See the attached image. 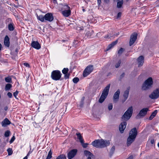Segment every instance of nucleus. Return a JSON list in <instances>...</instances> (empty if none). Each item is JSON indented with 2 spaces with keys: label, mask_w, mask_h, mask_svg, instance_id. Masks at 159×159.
<instances>
[{
  "label": "nucleus",
  "mask_w": 159,
  "mask_h": 159,
  "mask_svg": "<svg viewBox=\"0 0 159 159\" xmlns=\"http://www.w3.org/2000/svg\"><path fill=\"white\" fill-rule=\"evenodd\" d=\"M110 142L109 140L103 139L95 140L92 143V145L97 148H103L109 146Z\"/></svg>",
  "instance_id": "f257e3e1"
},
{
  "label": "nucleus",
  "mask_w": 159,
  "mask_h": 159,
  "mask_svg": "<svg viewBox=\"0 0 159 159\" xmlns=\"http://www.w3.org/2000/svg\"><path fill=\"white\" fill-rule=\"evenodd\" d=\"M110 84L108 85L104 89L102 94L99 99V102L102 103L107 98L109 91Z\"/></svg>",
  "instance_id": "f03ea898"
},
{
  "label": "nucleus",
  "mask_w": 159,
  "mask_h": 159,
  "mask_svg": "<svg viewBox=\"0 0 159 159\" xmlns=\"http://www.w3.org/2000/svg\"><path fill=\"white\" fill-rule=\"evenodd\" d=\"M133 111V107L131 106L128 108L122 116L121 118L122 120L126 121L129 120L132 116Z\"/></svg>",
  "instance_id": "7ed1b4c3"
},
{
  "label": "nucleus",
  "mask_w": 159,
  "mask_h": 159,
  "mask_svg": "<svg viewBox=\"0 0 159 159\" xmlns=\"http://www.w3.org/2000/svg\"><path fill=\"white\" fill-rule=\"evenodd\" d=\"M153 81L151 77H149L146 80L143 84L142 89L143 90H146L152 88Z\"/></svg>",
  "instance_id": "20e7f679"
},
{
  "label": "nucleus",
  "mask_w": 159,
  "mask_h": 159,
  "mask_svg": "<svg viewBox=\"0 0 159 159\" xmlns=\"http://www.w3.org/2000/svg\"><path fill=\"white\" fill-rule=\"evenodd\" d=\"M62 74L59 70H55L53 71L51 74V78L52 79L55 81L60 80Z\"/></svg>",
  "instance_id": "39448f33"
},
{
  "label": "nucleus",
  "mask_w": 159,
  "mask_h": 159,
  "mask_svg": "<svg viewBox=\"0 0 159 159\" xmlns=\"http://www.w3.org/2000/svg\"><path fill=\"white\" fill-rule=\"evenodd\" d=\"M149 111V109L148 108H144L142 109L138 114L136 116V118L137 119L140 118L141 117L144 116Z\"/></svg>",
  "instance_id": "423d86ee"
},
{
  "label": "nucleus",
  "mask_w": 159,
  "mask_h": 159,
  "mask_svg": "<svg viewBox=\"0 0 159 159\" xmlns=\"http://www.w3.org/2000/svg\"><path fill=\"white\" fill-rule=\"evenodd\" d=\"M149 97L151 99H156L159 97V88L154 90L149 95Z\"/></svg>",
  "instance_id": "0eeeda50"
},
{
  "label": "nucleus",
  "mask_w": 159,
  "mask_h": 159,
  "mask_svg": "<svg viewBox=\"0 0 159 159\" xmlns=\"http://www.w3.org/2000/svg\"><path fill=\"white\" fill-rule=\"evenodd\" d=\"M93 70V66H88L84 71L83 73V76L84 77H86Z\"/></svg>",
  "instance_id": "6e6552de"
},
{
  "label": "nucleus",
  "mask_w": 159,
  "mask_h": 159,
  "mask_svg": "<svg viewBox=\"0 0 159 159\" xmlns=\"http://www.w3.org/2000/svg\"><path fill=\"white\" fill-rule=\"evenodd\" d=\"M137 34L136 33L132 34L130 38L129 44L130 46L132 45L135 42L137 38Z\"/></svg>",
  "instance_id": "1a4fd4ad"
},
{
  "label": "nucleus",
  "mask_w": 159,
  "mask_h": 159,
  "mask_svg": "<svg viewBox=\"0 0 159 159\" xmlns=\"http://www.w3.org/2000/svg\"><path fill=\"white\" fill-rule=\"evenodd\" d=\"M77 150L76 149H73L70 151L68 153V158L69 159H71L73 158L76 154Z\"/></svg>",
  "instance_id": "9d476101"
},
{
  "label": "nucleus",
  "mask_w": 159,
  "mask_h": 159,
  "mask_svg": "<svg viewBox=\"0 0 159 159\" xmlns=\"http://www.w3.org/2000/svg\"><path fill=\"white\" fill-rule=\"evenodd\" d=\"M44 17L45 19V21H47L49 22L52 21L54 17L52 14L51 13H47L44 16Z\"/></svg>",
  "instance_id": "9b49d317"
},
{
  "label": "nucleus",
  "mask_w": 159,
  "mask_h": 159,
  "mask_svg": "<svg viewBox=\"0 0 159 159\" xmlns=\"http://www.w3.org/2000/svg\"><path fill=\"white\" fill-rule=\"evenodd\" d=\"M137 131L136 128H133L130 130L129 134V136L134 139H135L137 135Z\"/></svg>",
  "instance_id": "f8f14e48"
},
{
  "label": "nucleus",
  "mask_w": 159,
  "mask_h": 159,
  "mask_svg": "<svg viewBox=\"0 0 159 159\" xmlns=\"http://www.w3.org/2000/svg\"><path fill=\"white\" fill-rule=\"evenodd\" d=\"M127 123L126 121L121 122L119 125V129L121 133H123L126 127Z\"/></svg>",
  "instance_id": "ddd939ff"
},
{
  "label": "nucleus",
  "mask_w": 159,
  "mask_h": 159,
  "mask_svg": "<svg viewBox=\"0 0 159 159\" xmlns=\"http://www.w3.org/2000/svg\"><path fill=\"white\" fill-rule=\"evenodd\" d=\"M120 91L118 89L115 93L113 96V102L116 103L117 102L119 98Z\"/></svg>",
  "instance_id": "4468645a"
},
{
  "label": "nucleus",
  "mask_w": 159,
  "mask_h": 159,
  "mask_svg": "<svg viewBox=\"0 0 159 159\" xmlns=\"http://www.w3.org/2000/svg\"><path fill=\"white\" fill-rule=\"evenodd\" d=\"M31 45L32 47L37 49H39L41 48L40 44L37 41H32Z\"/></svg>",
  "instance_id": "2eb2a0df"
},
{
  "label": "nucleus",
  "mask_w": 159,
  "mask_h": 159,
  "mask_svg": "<svg viewBox=\"0 0 159 159\" xmlns=\"http://www.w3.org/2000/svg\"><path fill=\"white\" fill-rule=\"evenodd\" d=\"M144 57L142 56H139L137 59V61L138 64V66H142L144 62Z\"/></svg>",
  "instance_id": "dca6fc26"
},
{
  "label": "nucleus",
  "mask_w": 159,
  "mask_h": 159,
  "mask_svg": "<svg viewBox=\"0 0 159 159\" xmlns=\"http://www.w3.org/2000/svg\"><path fill=\"white\" fill-rule=\"evenodd\" d=\"M11 124V122L7 118H5L2 122L1 124L2 127H5Z\"/></svg>",
  "instance_id": "f3484780"
},
{
  "label": "nucleus",
  "mask_w": 159,
  "mask_h": 159,
  "mask_svg": "<svg viewBox=\"0 0 159 159\" xmlns=\"http://www.w3.org/2000/svg\"><path fill=\"white\" fill-rule=\"evenodd\" d=\"M61 12L64 16L67 17L70 15L71 10L70 9L63 10Z\"/></svg>",
  "instance_id": "a211bd4d"
},
{
  "label": "nucleus",
  "mask_w": 159,
  "mask_h": 159,
  "mask_svg": "<svg viewBox=\"0 0 159 159\" xmlns=\"http://www.w3.org/2000/svg\"><path fill=\"white\" fill-rule=\"evenodd\" d=\"M135 139L133 138L130 136H129L127 140V146H129L134 141Z\"/></svg>",
  "instance_id": "6ab92c4d"
},
{
  "label": "nucleus",
  "mask_w": 159,
  "mask_h": 159,
  "mask_svg": "<svg viewBox=\"0 0 159 159\" xmlns=\"http://www.w3.org/2000/svg\"><path fill=\"white\" fill-rule=\"evenodd\" d=\"M5 45L7 47H9L10 45L9 39L8 36L6 35L5 38L4 40Z\"/></svg>",
  "instance_id": "aec40b11"
},
{
  "label": "nucleus",
  "mask_w": 159,
  "mask_h": 159,
  "mask_svg": "<svg viewBox=\"0 0 159 159\" xmlns=\"http://www.w3.org/2000/svg\"><path fill=\"white\" fill-rule=\"evenodd\" d=\"M129 89H128L127 90L124 92V94L123 95V97H124V100L123 102L125 101L128 98L129 94Z\"/></svg>",
  "instance_id": "412c9836"
},
{
  "label": "nucleus",
  "mask_w": 159,
  "mask_h": 159,
  "mask_svg": "<svg viewBox=\"0 0 159 159\" xmlns=\"http://www.w3.org/2000/svg\"><path fill=\"white\" fill-rule=\"evenodd\" d=\"M84 155L86 156H90V157H92V158H93L94 157V155L89 151H84Z\"/></svg>",
  "instance_id": "4be33fe9"
},
{
  "label": "nucleus",
  "mask_w": 159,
  "mask_h": 159,
  "mask_svg": "<svg viewBox=\"0 0 159 159\" xmlns=\"http://www.w3.org/2000/svg\"><path fill=\"white\" fill-rule=\"evenodd\" d=\"M37 19L41 21L42 22H45V19L44 17V16L43 15H41L39 16H38V15H37Z\"/></svg>",
  "instance_id": "5701e85b"
},
{
  "label": "nucleus",
  "mask_w": 159,
  "mask_h": 159,
  "mask_svg": "<svg viewBox=\"0 0 159 159\" xmlns=\"http://www.w3.org/2000/svg\"><path fill=\"white\" fill-rule=\"evenodd\" d=\"M80 25H79L80 26V27H78V28H79V30H84V27L85 26L86 23L84 21H82L80 22Z\"/></svg>",
  "instance_id": "b1692460"
},
{
  "label": "nucleus",
  "mask_w": 159,
  "mask_h": 159,
  "mask_svg": "<svg viewBox=\"0 0 159 159\" xmlns=\"http://www.w3.org/2000/svg\"><path fill=\"white\" fill-rule=\"evenodd\" d=\"M117 42H118V40H116L115 41L112 42V43L111 44H109L108 45V48L107 49V50H108L110 49H111L116 44H117Z\"/></svg>",
  "instance_id": "393cba45"
},
{
  "label": "nucleus",
  "mask_w": 159,
  "mask_h": 159,
  "mask_svg": "<svg viewBox=\"0 0 159 159\" xmlns=\"http://www.w3.org/2000/svg\"><path fill=\"white\" fill-rule=\"evenodd\" d=\"M118 1L117 4V7L118 8H120L123 3V0H117Z\"/></svg>",
  "instance_id": "a878e982"
},
{
  "label": "nucleus",
  "mask_w": 159,
  "mask_h": 159,
  "mask_svg": "<svg viewBox=\"0 0 159 159\" xmlns=\"http://www.w3.org/2000/svg\"><path fill=\"white\" fill-rule=\"evenodd\" d=\"M76 134L78 138L79 139L81 143H83L84 139H83L82 136L80 134V133H76Z\"/></svg>",
  "instance_id": "bb28decb"
},
{
  "label": "nucleus",
  "mask_w": 159,
  "mask_h": 159,
  "mask_svg": "<svg viewBox=\"0 0 159 159\" xmlns=\"http://www.w3.org/2000/svg\"><path fill=\"white\" fill-rule=\"evenodd\" d=\"M157 112V110H155L152 114L150 116L149 118V119L150 120H152L156 115Z\"/></svg>",
  "instance_id": "cd10ccee"
},
{
  "label": "nucleus",
  "mask_w": 159,
  "mask_h": 159,
  "mask_svg": "<svg viewBox=\"0 0 159 159\" xmlns=\"http://www.w3.org/2000/svg\"><path fill=\"white\" fill-rule=\"evenodd\" d=\"M12 85L10 84H7L5 88V89L6 91L9 90L12 87Z\"/></svg>",
  "instance_id": "c85d7f7f"
},
{
  "label": "nucleus",
  "mask_w": 159,
  "mask_h": 159,
  "mask_svg": "<svg viewBox=\"0 0 159 159\" xmlns=\"http://www.w3.org/2000/svg\"><path fill=\"white\" fill-rule=\"evenodd\" d=\"M115 150V147L114 146H113L109 152V154L111 157V156L114 153Z\"/></svg>",
  "instance_id": "c756f323"
},
{
  "label": "nucleus",
  "mask_w": 159,
  "mask_h": 159,
  "mask_svg": "<svg viewBox=\"0 0 159 159\" xmlns=\"http://www.w3.org/2000/svg\"><path fill=\"white\" fill-rule=\"evenodd\" d=\"M52 152L51 151V150L49 151L47 157L46 158V159H50L52 157Z\"/></svg>",
  "instance_id": "7c9ffc66"
},
{
  "label": "nucleus",
  "mask_w": 159,
  "mask_h": 159,
  "mask_svg": "<svg viewBox=\"0 0 159 159\" xmlns=\"http://www.w3.org/2000/svg\"><path fill=\"white\" fill-rule=\"evenodd\" d=\"M56 159H66L65 155L61 154L58 156Z\"/></svg>",
  "instance_id": "2f4dec72"
},
{
  "label": "nucleus",
  "mask_w": 159,
  "mask_h": 159,
  "mask_svg": "<svg viewBox=\"0 0 159 159\" xmlns=\"http://www.w3.org/2000/svg\"><path fill=\"white\" fill-rule=\"evenodd\" d=\"M93 32V31L92 30H91V31H88L86 33L85 35L88 37H90L92 36Z\"/></svg>",
  "instance_id": "473e14b6"
},
{
  "label": "nucleus",
  "mask_w": 159,
  "mask_h": 159,
  "mask_svg": "<svg viewBox=\"0 0 159 159\" xmlns=\"http://www.w3.org/2000/svg\"><path fill=\"white\" fill-rule=\"evenodd\" d=\"M62 9L63 10L70 9V7L67 5H65L62 6Z\"/></svg>",
  "instance_id": "72a5a7b5"
},
{
  "label": "nucleus",
  "mask_w": 159,
  "mask_h": 159,
  "mask_svg": "<svg viewBox=\"0 0 159 159\" xmlns=\"http://www.w3.org/2000/svg\"><path fill=\"white\" fill-rule=\"evenodd\" d=\"M5 80L6 82L7 83H11V79L8 76L6 77L5 79Z\"/></svg>",
  "instance_id": "f704fd0d"
},
{
  "label": "nucleus",
  "mask_w": 159,
  "mask_h": 159,
  "mask_svg": "<svg viewBox=\"0 0 159 159\" xmlns=\"http://www.w3.org/2000/svg\"><path fill=\"white\" fill-rule=\"evenodd\" d=\"M8 29L10 31H13L14 30V27L11 24H9L8 26Z\"/></svg>",
  "instance_id": "c9c22d12"
},
{
  "label": "nucleus",
  "mask_w": 159,
  "mask_h": 159,
  "mask_svg": "<svg viewBox=\"0 0 159 159\" xmlns=\"http://www.w3.org/2000/svg\"><path fill=\"white\" fill-rule=\"evenodd\" d=\"M10 132L9 130H7L6 131L5 133L4 136L6 137H9L10 135Z\"/></svg>",
  "instance_id": "e433bc0d"
},
{
  "label": "nucleus",
  "mask_w": 159,
  "mask_h": 159,
  "mask_svg": "<svg viewBox=\"0 0 159 159\" xmlns=\"http://www.w3.org/2000/svg\"><path fill=\"white\" fill-rule=\"evenodd\" d=\"M7 151L8 152V155H11L13 153V152L12 151V149L10 148H8L7 150Z\"/></svg>",
  "instance_id": "4c0bfd02"
},
{
  "label": "nucleus",
  "mask_w": 159,
  "mask_h": 159,
  "mask_svg": "<svg viewBox=\"0 0 159 159\" xmlns=\"http://www.w3.org/2000/svg\"><path fill=\"white\" fill-rule=\"evenodd\" d=\"M68 69L67 68H64L62 70V72L63 74H66L68 73Z\"/></svg>",
  "instance_id": "58836bf2"
},
{
  "label": "nucleus",
  "mask_w": 159,
  "mask_h": 159,
  "mask_svg": "<svg viewBox=\"0 0 159 159\" xmlns=\"http://www.w3.org/2000/svg\"><path fill=\"white\" fill-rule=\"evenodd\" d=\"M124 51V49L122 48H121L118 51V54L119 55H121Z\"/></svg>",
  "instance_id": "ea45409f"
},
{
  "label": "nucleus",
  "mask_w": 159,
  "mask_h": 159,
  "mask_svg": "<svg viewBox=\"0 0 159 159\" xmlns=\"http://www.w3.org/2000/svg\"><path fill=\"white\" fill-rule=\"evenodd\" d=\"M121 63L120 60H119L118 62L115 65V67L116 68H118L120 66V65Z\"/></svg>",
  "instance_id": "a19ab883"
},
{
  "label": "nucleus",
  "mask_w": 159,
  "mask_h": 159,
  "mask_svg": "<svg viewBox=\"0 0 159 159\" xmlns=\"http://www.w3.org/2000/svg\"><path fill=\"white\" fill-rule=\"evenodd\" d=\"M79 81V79L78 77H75L73 80V81L75 83H77Z\"/></svg>",
  "instance_id": "79ce46f5"
},
{
  "label": "nucleus",
  "mask_w": 159,
  "mask_h": 159,
  "mask_svg": "<svg viewBox=\"0 0 159 159\" xmlns=\"http://www.w3.org/2000/svg\"><path fill=\"white\" fill-rule=\"evenodd\" d=\"M113 106L111 103H110L108 106V109L109 110H111L112 109Z\"/></svg>",
  "instance_id": "37998d69"
},
{
  "label": "nucleus",
  "mask_w": 159,
  "mask_h": 159,
  "mask_svg": "<svg viewBox=\"0 0 159 159\" xmlns=\"http://www.w3.org/2000/svg\"><path fill=\"white\" fill-rule=\"evenodd\" d=\"M83 147L84 148H86L87 147L88 144L87 143H84V140L83 141V142L82 143H81Z\"/></svg>",
  "instance_id": "c03bdc74"
},
{
  "label": "nucleus",
  "mask_w": 159,
  "mask_h": 159,
  "mask_svg": "<svg viewBox=\"0 0 159 159\" xmlns=\"http://www.w3.org/2000/svg\"><path fill=\"white\" fill-rule=\"evenodd\" d=\"M64 78L65 79H67L69 78L70 75L69 73H67L66 74H64Z\"/></svg>",
  "instance_id": "a18cd8bd"
},
{
  "label": "nucleus",
  "mask_w": 159,
  "mask_h": 159,
  "mask_svg": "<svg viewBox=\"0 0 159 159\" xmlns=\"http://www.w3.org/2000/svg\"><path fill=\"white\" fill-rule=\"evenodd\" d=\"M15 139V137L14 136H13L12 138H11V140L10 141V143H12L13 142Z\"/></svg>",
  "instance_id": "49530a36"
},
{
  "label": "nucleus",
  "mask_w": 159,
  "mask_h": 159,
  "mask_svg": "<svg viewBox=\"0 0 159 159\" xmlns=\"http://www.w3.org/2000/svg\"><path fill=\"white\" fill-rule=\"evenodd\" d=\"M18 93V92L17 91H16L14 93L13 95L15 98H16V96H17Z\"/></svg>",
  "instance_id": "de8ad7c7"
},
{
  "label": "nucleus",
  "mask_w": 159,
  "mask_h": 159,
  "mask_svg": "<svg viewBox=\"0 0 159 159\" xmlns=\"http://www.w3.org/2000/svg\"><path fill=\"white\" fill-rule=\"evenodd\" d=\"M7 95L9 98H11L12 97V94L10 92L8 93Z\"/></svg>",
  "instance_id": "09e8293b"
},
{
  "label": "nucleus",
  "mask_w": 159,
  "mask_h": 159,
  "mask_svg": "<svg viewBox=\"0 0 159 159\" xmlns=\"http://www.w3.org/2000/svg\"><path fill=\"white\" fill-rule=\"evenodd\" d=\"M24 66L26 67H30V66L29 64L27 63H24Z\"/></svg>",
  "instance_id": "8fccbe9b"
},
{
  "label": "nucleus",
  "mask_w": 159,
  "mask_h": 159,
  "mask_svg": "<svg viewBox=\"0 0 159 159\" xmlns=\"http://www.w3.org/2000/svg\"><path fill=\"white\" fill-rule=\"evenodd\" d=\"M97 2L98 5H100L101 3V0H97Z\"/></svg>",
  "instance_id": "3c124183"
},
{
  "label": "nucleus",
  "mask_w": 159,
  "mask_h": 159,
  "mask_svg": "<svg viewBox=\"0 0 159 159\" xmlns=\"http://www.w3.org/2000/svg\"><path fill=\"white\" fill-rule=\"evenodd\" d=\"M121 12H119L117 14V18H119L121 16Z\"/></svg>",
  "instance_id": "603ef678"
},
{
  "label": "nucleus",
  "mask_w": 159,
  "mask_h": 159,
  "mask_svg": "<svg viewBox=\"0 0 159 159\" xmlns=\"http://www.w3.org/2000/svg\"><path fill=\"white\" fill-rule=\"evenodd\" d=\"M32 152V151H31V149L30 150L29 152L28 153V154H27V156L28 157V156H29V155H30V154H31Z\"/></svg>",
  "instance_id": "864d4df0"
},
{
  "label": "nucleus",
  "mask_w": 159,
  "mask_h": 159,
  "mask_svg": "<svg viewBox=\"0 0 159 159\" xmlns=\"http://www.w3.org/2000/svg\"><path fill=\"white\" fill-rule=\"evenodd\" d=\"M113 36H112L111 35H110L109 34H108L107 36H105V38H107L108 37H109V38H110L111 37H112Z\"/></svg>",
  "instance_id": "5fc2aeb1"
},
{
  "label": "nucleus",
  "mask_w": 159,
  "mask_h": 159,
  "mask_svg": "<svg viewBox=\"0 0 159 159\" xmlns=\"http://www.w3.org/2000/svg\"><path fill=\"white\" fill-rule=\"evenodd\" d=\"M151 144H154L155 143V141H154V139H152L151 140Z\"/></svg>",
  "instance_id": "6e6d98bb"
},
{
  "label": "nucleus",
  "mask_w": 159,
  "mask_h": 159,
  "mask_svg": "<svg viewBox=\"0 0 159 159\" xmlns=\"http://www.w3.org/2000/svg\"><path fill=\"white\" fill-rule=\"evenodd\" d=\"M133 157L132 155L130 156L127 159H133Z\"/></svg>",
  "instance_id": "4d7b16f0"
},
{
  "label": "nucleus",
  "mask_w": 159,
  "mask_h": 159,
  "mask_svg": "<svg viewBox=\"0 0 159 159\" xmlns=\"http://www.w3.org/2000/svg\"><path fill=\"white\" fill-rule=\"evenodd\" d=\"M104 2L106 3H108L109 1V0H104Z\"/></svg>",
  "instance_id": "13d9d810"
},
{
  "label": "nucleus",
  "mask_w": 159,
  "mask_h": 159,
  "mask_svg": "<svg viewBox=\"0 0 159 159\" xmlns=\"http://www.w3.org/2000/svg\"><path fill=\"white\" fill-rule=\"evenodd\" d=\"M7 109H8V107H7L6 106V107H4V110H5V111H7Z\"/></svg>",
  "instance_id": "bf43d9fd"
},
{
  "label": "nucleus",
  "mask_w": 159,
  "mask_h": 159,
  "mask_svg": "<svg viewBox=\"0 0 159 159\" xmlns=\"http://www.w3.org/2000/svg\"><path fill=\"white\" fill-rule=\"evenodd\" d=\"M125 74L124 73H123L120 76L121 77H123L124 76Z\"/></svg>",
  "instance_id": "052dcab7"
},
{
  "label": "nucleus",
  "mask_w": 159,
  "mask_h": 159,
  "mask_svg": "<svg viewBox=\"0 0 159 159\" xmlns=\"http://www.w3.org/2000/svg\"><path fill=\"white\" fill-rule=\"evenodd\" d=\"M15 51L16 52V53H17L18 51V48H16L15 50Z\"/></svg>",
  "instance_id": "680f3d73"
},
{
  "label": "nucleus",
  "mask_w": 159,
  "mask_h": 159,
  "mask_svg": "<svg viewBox=\"0 0 159 159\" xmlns=\"http://www.w3.org/2000/svg\"><path fill=\"white\" fill-rule=\"evenodd\" d=\"M92 157H90V156L88 157L87 159H91Z\"/></svg>",
  "instance_id": "e2e57ef3"
},
{
  "label": "nucleus",
  "mask_w": 159,
  "mask_h": 159,
  "mask_svg": "<svg viewBox=\"0 0 159 159\" xmlns=\"http://www.w3.org/2000/svg\"><path fill=\"white\" fill-rule=\"evenodd\" d=\"M28 158H27V156H25V157L23 159H27Z\"/></svg>",
  "instance_id": "0e129e2a"
},
{
  "label": "nucleus",
  "mask_w": 159,
  "mask_h": 159,
  "mask_svg": "<svg viewBox=\"0 0 159 159\" xmlns=\"http://www.w3.org/2000/svg\"><path fill=\"white\" fill-rule=\"evenodd\" d=\"M2 48V45L1 43H0V51L1 50Z\"/></svg>",
  "instance_id": "69168bd1"
},
{
  "label": "nucleus",
  "mask_w": 159,
  "mask_h": 159,
  "mask_svg": "<svg viewBox=\"0 0 159 159\" xmlns=\"http://www.w3.org/2000/svg\"><path fill=\"white\" fill-rule=\"evenodd\" d=\"M157 145H158V147H159V142L158 143Z\"/></svg>",
  "instance_id": "338daca9"
},
{
  "label": "nucleus",
  "mask_w": 159,
  "mask_h": 159,
  "mask_svg": "<svg viewBox=\"0 0 159 159\" xmlns=\"http://www.w3.org/2000/svg\"><path fill=\"white\" fill-rule=\"evenodd\" d=\"M66 41L65 40H62V41L63 42H65Z\"/></svg>",
  "instance_id": "774afa93"
}]
</instances>
